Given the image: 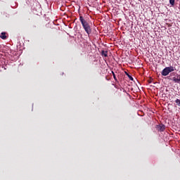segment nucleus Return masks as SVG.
I'll list each match as a JSON object with an SVG mask.
<instances>
[{
  "label": "nucleus",
  "mask_w": 180,
  "mask_h": 180,
  "mask_svg": "<svg viewBox=\"0 0 180 180\" xmlns=\"http://www.w3.org/2000/svg\"><path fill=\"white\" fill-rule=\"evenodd\" d=\"M79 20L85 32L87 33V34H91L92 33V30L91 29V26H89V24L88 23V22H86V20L84 19V17H82V15L79 16Z\"/></svg>",
  "instance_id": "1"
},
{
  "label": "nucleus",
  "mask_w": 180,
  "mask_h": 180,
  "mask_svg": "<svg viewBox=\"0 0 180 180\" xmlns=\"http://www.w3.org/2000/svg\"><path fill=\"white\" fill-rule=\"evenodd\" d=\"M176 70L174 66L170 67H166L162 71L161 74L163 77H167L169 74V72H174Z\"/></svg>",
  "instance_id": "2"
},
{
  "label": "nucleus",
  "mask_w": 180,
  "mask_h": 180,
  "mask_svg": "<svg viewBox=\"0 0 180 180\" xmlns=\"http://www.w3.org/2000/svg\"><path fill=\"white\" fill-rule=\"evenodd\" d=\"M157 129L158 131H164V130H165V125L164 124L158 125Z\"/></svg>",
  "instance_id": "3"
},
{
  "label": "nucleus",
  "mask_w": 180,
  "mask_h": 180,
  "mask_svg": "<svg viewBox=\"0 0 180 180\" xmlns=\"http://www.w3.org/2000/svg\"><path fill=\"white\" fill-rule=\"evenodd\" d=\"M173 81L176 84H180V75H177L176 77H173Z\"/></svg>",
  "instance_id": "4"
},
{
  "label": "nucleus",
  "mask_w": 180,
  "mask_h": 180,
  "mask_svg": "<svg viewBox=\"0 0 180 180\" xmlns=\"http://www.w3.org/2000/svg\"><path fill=\"white\" fill-rule=\"evenodd\" d=\"M0 37L2 40H6V32H1Z\"/></svg>",
  "instance_id": "5"
},
{
  "label": "nucleus",
  "mask_w": 180,
  "mask_h": 180,
  "mask_svg": "<svg viewBox=\"0 0 180 180\" xmlns=\"http://www.w3.org/2000/svg\"><path fill=\"white\" fill-rule=\"evenodd\" d=\"M101 54H102V56H103L104 57H108V51H101Z\"/></svg>",
  "instance_id": "6"
},
{
  "label": "nucleus",
  "mask_w": 180,
  "mask_h": 180,
  "mask_svg": "<svg viewBox=\"0 0 180 180\" xmlns=\"http://www.w3.org/2000/svg\"><path fill=\"white\" fill-rule=\"evenodd\" d=\"M169 4L172 6H174L175 5V0H169Z\"/></svg>",
  "instance_id": "7"
},
{
  "label": "nucleus",
  "mask_w": 180,
  "mask_h": 180,
  "mask_svg": "<svg viewBox=\"0 0 180 180\" xmlns=\"http://www.w3.org/2000/svg\"><path fill=\"white\" fill-rule=\"evenodd\" d=\"M126 75H127L128 78L130 79V81H133V77H131L130 75H129L127 72H126Z\"/></svg>",
  "instance_id": "8"
},
{
  "label": "nucleus",
  "mask_w": 180,
  "mask_h": 180,
  "mask_svg": "<svg viewBox=\"0 0 180 180\" xmlns=\"http://www.w3.org/2000/svg\"><path fill=\"white\" fill-rule=\"evenodd\" d=\"M175 102H176L177 106H180V100L179 99H178V98L176 99Z\"/></svg>",
  "instance_id": "9"
},
{
  "label": "nucleus",
  "mask_w": 180,
  "mask_h": 180,
  "mask_svg": "<svg viewBox=\"0 0 180 180\" xmlns=\"http://www.w3.org/2000/svg\"><path fill=\"white\" fill-rule=\"evenodd\" d=\"M112 72V75H113V77H114V79H116V75H115V72Z\"/></svg>",
  "instance_id": "10"
}]
</instances>
